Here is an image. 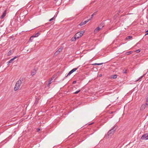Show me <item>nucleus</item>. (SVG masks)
Here are the masks:
<instances>
[{"mask_svg":"<svg viewBox=\"0 0 148 148\" xmlns=\"http://www.w3.org/2000/svg\"><path fill=\"white\" fill-rule=\"evenodd\" d=\"M104 23H102L99 26L100 28L101 29L104 26Z\"/></svg>","mask_w":148,"mask_h":148,"instance_id":"13","label":"nucleus"},{"mask_svg":"<svg viewBox=\"0 0 148 148\" xmlns=\"http://www.w3.org/2000/svg\"><path fill=\"white\" fill-rule=\"evenodd\" d=\"M101 29L100 28V27L98 26L95 29L94 32L96 33L97 32L99 31Z\"/></svg>","mask_w":148,"mask_h":148,"instance_id":"9","label":"nucleus"},{"mask_svg":"<svg viewBox=\"0 0 148 148\" xmlns=\"http://www.w3.org/2000/svg\"><path fill=\"white\" fill-rule=\"evenodd\" d=\"M116 129L115 127H113L112 129L110 130L108 132L107 134L109 136H111L114 133Z\"/></svg>","mask_w":148,"mask_h":148,"instance_id":"3","label":"nucleus"},{"mask_svg":"<svg viewBox=\"0 0 148 148\" xmlns=\"http://www.w3.org/2000/svg\"><path fill=\"white\" fill-rule=\"evenodd\" d=\"M123 73L126 74L127 73L126 70H123Z\"/></svg>","mask_w":148,"mask_h":148,"instance_id":"25","label":"nucleus"},{"mask_svg":"<svg viewBox=\"0 0 148 148\" xmlns=\"http://www.w3.org/2000/svg\"><path fill=\"white\" fill-rule=\"evenodd\" d=\"M76 39H77V38H75V36L74 37H73L71 39V41H75V40Z\"/></svg>","mask_w":148,"mask_h":148,"instance_id":"19","label":"nucleus"},{"mask_svg":"<svg viewBox=\"0 0 148 148\" xmlns=\"http://www.w3.org/2000/svg\"><path fill=\"white\" fill-rule=\"evenodd\" d=\"M80 91V90H78L76 92H75L74 93L75 94H77Z\"/></svg>","mask_w":148,"mask_h":148,"instance_id":"28","label":"nucleus"},{"mask_svg":"<svg viewBox=\"0 0 148 148\" xmlns=\"http://www.w3.org/2000/svg\"><path fill=\"white\" fill-rule=\"evenodd\" d=\"M34 38V36H31V37L30 38V39H29V40L30 41H32V40H33V38Z\"/></svg>","mask_w":148,"mask_h":148,"instance_id":"23","label":"nucleus"},{"mask_svg":"<svg viewBox=\"0 0 148 148\" xmlns=\"http://www.w3.org/2000/svg\"><path fill=\"white\" fill-rule=\"evenodd\" d=\"M53 18H54V17H53V18H51V19H50L49 20V21L50 22V21H52L53 20Z\"/></svg>","mask_w":148,"mask_h":148,"instance_id":"31","label":"nucleus"},{"mask_svg":"<svg viewBox=\"0 0 148 148\" xmlns=\"http://www.w3.org/2000/svg\"><path fill=\"white\" fill-rule=\"evenodd\" d=\"M63 49V47H61L58 50L56 51L54 53V55L55 56H57Z\"/></svg>","mask_w":148,"mask_h":148,"instance_id":"6","label":"nucleus"},{"mask_svg":"<svg viewBox=\"0 0 148 148\" xmlns=\"http://www.w3.org/2000/svg\"><path fill=\"white\" fill-rule=\"evenodd\" d=\"M143 76H141L139 79H138L137 80H136L135 81V82H136V81H138L139 79H141V78H142V77H143Z\"/></svg>","mask_w":148,"mask_h":148,"instance_id":"29","label":"nucleus"},{"mask_svg":"<svg viewBox=\"0 0 148 148\" xmlns=\"http://www.w3.org/2000/svg\"><path fill=\"white\" fill-rule=\"evenodd\" d=\"M148 35V32H147V33H146L145 34V35Z\"/></svg>","mask_w":148,"mask_h":148,"instance_id":"35","label":"nucleus"},{"mask_svg":"<svg viewBox=\"0 0 148 148\" xmlns=\"http://www.w3.org/2000/svg\"><path fill=\"white\" fill-rule=\"evenodd\" d=\"M95 13H93L91 16V17L90 18H91L92 19L93 18V16L94 15Z\"/></svg>","mask_w":148,"mask_h":148,"instance_id":"32","label":"nucleus"},{"mask_svg":"<svg viewBox=\"0 0 148 148\" xmlns=\"http://www.w3.org/2000/svg\"><path fill=\"white\" fill-rule=\"evenodd\" d=\"M87 23V21H85L84 22H81L79 24V25L80 26L86 24Z\"/></svg>","mask_w":148,"mask_h":148,"instance_id":"11","label":"nucleus"},{"mask_svg":"<svg viewBox=\"0 0 148 148\" xmlns=\"http://www.w3.org/2000/svg\"><path fill=\"white\" fill-rule=\"evenodd\" d=\"M140 139L143 140H148V134L146 133L143 135L141 137Z\"/></svg>","mask_w":148,"mask_h":148,"instance_id":"4","label":"nucleus"},{"mask_svg":"<svg viewBox=\"0 0 148 148\" xmlns=\"http://www.w3.org/2000/svg\"><path fill=\"white\" fill-rule=\"evenodd\" d=\"M86 21H87V23L89 21V20H88V19Z\"/></svg>","mask_w":148,"mask_h":148,"instance_id":"37","label":"nucleus"},{"mask_svg":"<svg viewBox=\"0 0 148 148\" xmlns=\"http://www.w3.org/2000/svg\"><path fill=\"white\" fill-rule=\"evenodd\" d=\"M140 51V50L139 49H138V50H137L136 51V52L137 53H139Z\"/></svg>","mask_w":148,"mask_h":148,"instance_id":"30","label":"nucleus"},{"mask_svg":"<svg viewBox=\"0 0 148 148\" xmlns=\"http://www.w3.org/2000/svg\"><path fill=\"white\" fill-rule=\"evenodd\" d=\"M92 19L91 18H90L89 19H88V20H89V21H90Z\"/></svg>","mask_w":148,"mask_h":148,"instance_id":"36","label":"nucleus"},{"mask_svg":"<svg viewBox=\"0 0 148 148\" xmlns=\"http://www.w3.org/2000/svg\"><path fill=\"white\" fill-rule=\"evenodd\" d=\"M39 99L38 98V97L36 98L35 101V102L34 103V105H36L37 104V103H38V101H39Z\"/></svg>","mask_w":148,"mask_h":148,"instance_id":"8","label":"nucleus"},{"mask_svg":"<svg viewBox=\"0 0 148 148\" xmlns=\"http://www.w3.org/2000/svg\"><path fill=\"white\" fill-rule=\"evenodd\" d=\"M121 11L120 10H119V13H120V12Z\"/></svg>","mask_w":148,"mask_h":148,"instance_id":"40","label":"nucleus"},{"mask_svg":"<svg viewBox=\"0 0 148 148\" xmlns=\"http://www.w3.org/2000/svg\"><path fill=\"white\" fill-rule=\"evenodd\" d=\"M18 57V56H15L13 58L10 59V60L8 62V64L9 63H13V61L14 60L17 58Z\"/></svg>","mask_w":148,"mask_h":148,"instance_id":"7","label":"nucleus"},{"mask_svg":"<svg viewBox=\"0 0 148 148\" xmlns=\"http://www.w3.org/2000/svg\"><path fill=\"white\" fill-rule=\"evenodd\" d=\"M36 73V71L35 69H34L31 72V75L33 76L35 75Z\"/></svg>","mask_w":148,"mask_h":148,"instance_id":"10","label":"nucleus"},{"mask_svg":"<svg viewBox=\"0 0 148 148\" xmlns=\"http://www.w3.org/2000/svg\"><path fill=\"white\" fill-rule=\"evenodd\" d=\"M103 63H94V64H92V65H101L102 64H103Z\"/></svg>","mask_w":148,"mask_h":148,"instance_id":"16","label":"nucleus"},{"mask_svg":"<svg viewBox=\"0 0 148 148\" xmlns=\"http://www.w3.org/2000/svg\"><path fill=\"white\" fill-rule=\"evenodd\" d=\"M72 73L71 71H70L69 73H68V74L67 75V76H66V77H67V76H69V75H70L72 73Z\"/></svg>","mask_w":148,"mask_h":148,"instance_id":"27","label":"nucleus"},{"mask_svg":"<svg viewBox=\"0 0 148 148\" xmlns=\"http://www.w3.org/2000/svg\"><path fill=\"white\" fill-rule=\"evenodd\" d=\"M84 33V32L83 31H82L81 32H77L75 35V38L77 39L80 38L83 35Z\"/></svg>","mask_w":148,"mask_h":148,"instance_id":"2","label":"nucleus"},{"mask_svg":"<svg viewBox=\"0 0 148 148\" xmlns=\"http://www.w3.org/2000/svg\"><path fill=\"white\" fill-rule=\"evenodd\" d=\"M78 67L77 68H75L74 69H72V70L74 72L76 70H77V69H78Z\"/></svg>","mask_w":148,"mask_h":148,"instance_id":"22","label":"nucleus"},{"mask_svg":"<svg viewBox=\"0 0 148 148\" xmlns=\"http://www.w3.org/2000/svg\"><path fill=\"white\" fill-rule=\"evenodd\" d=\"M146 102H148V93L147 94V96L146 97Z\"/></svg>","mask_w":148,"mask_h":148,"instance_id":"24","label":"nucleus"},{"mask_svg":"<svg viewBox=\"0 0 148 148\" xmlns=\"http://www.w3.org/2000/svg\"><path fill=\"white\" fill-rule=\"evenodd\" d=\"M132 38V36H131V35H130V36H127L126 38V39H130L131 38Z\"/></svg>","mask_w":148,"mask_h":148,"instance_id":"20","label":"nucleus"},{"mask_svg":"<svg viewBox=\"0 0 148 148\" xmlns=\"http://www.w3.org/2000/svg\"><path fill=\"white\" fill-rule=\"evenodd\" d=\"M39 34H40V33L39 32H38L37 33H36L34 36L33 35V36L34 37H34H38Z\"/></svg>","mask_w":148,"mask_h":148,"instance_id":"17","label":"nucleus"},{"mask_svg":"<svg viewBox=\"0 0 148 148\" xmlns=\"http://www.w3.org/2000/svg\"><path fill=\"white\" fill-rule=\"evenodd\" d=\"M117 75L115 74V75H112V76H111V77L113 79H116L117 78Z\"/></svg>","mask_w":148,"mask_h":148,"instance_id":"14","label":"nucleus"},{"mask_svg":"<svg viewBox=\"0 0 148 148\" xmlns=\"http://www.w3.org/2000/svg\"><path fill=\"white\" fill-rule=\"evenodd\" d=\"M12 53V51L11 50H10L8 52L7 55L8 56H10L11 55Z\"/></svg>","mask_w":148,"mask_h":148,"instance_id":"15","label":"nucleus"},{"mask_svg":"<svg viewBox=\"0 0 148 148\" xmlns=\"http://www.w3.org/2000/svg\"><path fill=\"white\" fill-rule=\"evenodd\" d=\"M147 108H148V102H147L142 105L141 106V108L143 110Z\"/></svg>","mask_w":148,"mask_h":148,"instance_id":"5","label":"nucleus"},{"mask_svg":"<svg viewBox=\"0 0 148 148\" xmlns=\"http://www.w3.org/2000/svg\"><path fill=\"white\" fill-rule=\"evenodd\" d=\"M132 53V51H128V52H127L126 53V54H127V55H129V54H131Z\"/></svg>","mask_w":148,"mask_h":148,"instance_id":"21","label":"nucleus"},{"mask_svg":"<svg viewBox=\"0 0 148 148\" xmlns=\"http://www.w3.org/2000/svg\"><path fill=\"white\" fill-rule=\"evenodd\" d=\"M40 130V129L39 128H38L37 129V131L38 132Z\"/></svg>","mask_w":148,"mask_h":148,"instance_id":"34","label":"nucleus"},{"mask_svg":"<svg viewBox=\"0 0 148 148\" xmlns=\"http://www.w3.org/2000/svg\"><path fill=\"white\" fill-rule=\"evenodd\" d=\"M6 13V10H5L1 16V18H3L5 16Z\"/></svg>","mask_w":148,"mask_h":148,"instance_id":"12","label":"nucleus"},{"mask_svg":"<svg viewBox=\"0 0 148 148\" xmlns=\"http://www.w3.org/2000/svg\"><path fill=\"white\" fill-rule=\"evenodd\" d=\"M146 32H148V30H147Z\"/></svg>","mask_w":148,"mask_h":148,"instance_id":"41","label":"nucleus"},{"mask_svg":"<svg viewBox=\"0 0 148 148\" xmlns=\"http://www.w3.org/2000/svg\"><path fill=\"white\" fill-rule=\"evenodd\" d=\"M72 73L71 71H70L69 73H68V74L67 75V76H66V77H67V76H69V75H70L72 73Z\"/></svg>","mask_w":148,"mask_h":148,"instance_id":"26","label":"nucleus"},{"mask_svg":"<svg viewBox=\"0 0 148 148\" xmlns=\"http://www.w3.org/2000/svg\"><path fill=\"white\" fill-rule=\"evenodd\" d=\"M71 71L72 73H73V71L72 70H71Z\"/></svg>","mask_w":148,"mask_h":148,"instance_id":"39","label":"nucleus"},{"mask_svg":"<svg viewBox=\"0 0 148 148\" xmlns=\"http://www.w3.org/2000/svg\"><path fill=\"white\" fill-rule=\"evenodd\" d=\"M76 81H74L73 82V84H75L76 83Z\"/></svg>","mask_w":148,"mask_h":148,"instance_id":"33","label":"nucleus"},{"mask_svg":"<svg viewBox=\"0 0 148 148\" xmlns=\"http://www.w3.org/2000/svg\"><path fill=\"white\" fill-rule=\"evenodd\" d=\"M101 76H102V75L101 74H100V75H99V77H101Z\"/></svg>","mask_w":148,"mask_h":148,"instance_id":"38","label":"nucleus"},{"mask_svg":"<svg viewBox=\"0 0 148 148\" xmlns=\"http://www.w3.org/2000/svg\"><path fill=\"white\" fill-rule=\"evenodd\" d=\"M52 80H53V79L51 78L50 80H49V81L48 82L49 83H48V84H47L48 86H49L50 85L51 83V81Z\"/></svg>","mask_w":148,"mask_h":148,"instance_id":"18","label":"nucleus"},{"mask_svg":"<svg viewBox=\"0 0 148 148\" xmlns=\"http://www.w3.org/2000/svg\"><path fill=\"white\" fill-rule=\"evenodd\" d=\"M21 83L22 81L21 79L19 80L17 82H16L14 88V90L15 91H16L19 89Z\"/></svg>","mask_w":148,"mask_h":148,"instance_id":"1","label":"nucleus"}]
</instances>
